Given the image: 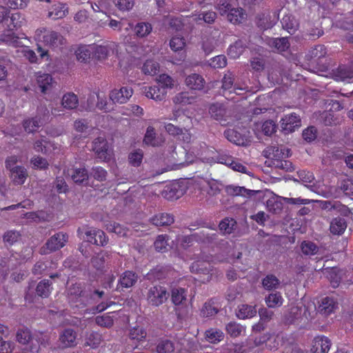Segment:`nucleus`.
Here are the masks:
<instances>
[{"label": "nucleus", "mask_w": 353, "mask_h": 353, "mask_svg": "<svg viewBox=\"0 0 353 353\" xmlns=\"http://www.w3.org/2000/svg\"><path fill=\"white\" fill-rule=\"evenodd\" d=\"M192 273L208 274L211 271V265L203 261H194L190 267Z\"/></svg>", "instance_id": "43"}, {"label": "nucleus", "mask_w": 353, "mask_h": 353, "mask_svg": "<svg viewBox=\"0 0 353 353\" xmlns=\"http://www.w3.org/2000/svg\"><path fill=\"white\" fill-rule=\"evenodd\" d=\"M330 59L325 56L321 59L312 61L308 63V65L312 68V70L315 72H326L328 70L330 65Z\"/></svg>", "instance_id": "35"}, {"label": "nucleus", "mask_w": 353, "mask_h": 353, "mask_svg": "<svg viewBox=\"0 0 353 353\" xmlns=\"http://www.w3.org/2000/svg\"><path fill=\"white\" fill-rule=\"evenodd\" d=\"M43 42L51 48H57L63 44L65 40L63 36L55 31H51L43 37Z\"/></svg>", "instance_id": "23"}, {"label": "nucleus", "mask_w": 353, "mask_h": 353, "mask_svg": "<svg viewBox=\"0 0 353 353\" xmlns=\"http://www.w3.org/2000/svg\"><path fill=\"white\" fill-rule=\"evenodd\" d=\"M331 346L330 340L324 336H318L312 341V353H327Z\"/></svg>", "instance_id": "15"}, {"label": "nucleus", "mask_w": 353, "mask_h": 353, "mask_svg": "<svg viewBox=\"0 0 353 353\" xmlns=\"http://www.w3.org/2000/svg\"><path fill=\"white\" fill-rule=\"evenodd\" d=\"M219 312L217 304L210 299L206 301L201 309L200 315L203 318H210L214 316Z\"/></svg>", "instance_id": "25"}, {"label": "nucleus", "mask_w": 353, "mask_h": 353, "mask_svg": "<svg viewBox=\"0 0 353 353\" xmlns=\"http://www.w3.org/2000/svg\"><path fill=\"white\" fill-rule=\"evenodd\" d=\"M265 301L268 307L275 308L283 305V299L281 292L273 291L265 296Z\"/></svg>", "instance_id": "30"}, {"label": "nucleus", "mask_w": 353, "mask_h": 353, "mask_svg": "<svg viewBox=\"0 0 353 353\" xmlns=\"http://www.w3.org/2000/svg\"><path fill=\"white\" fill-rule=\"evenodd\" d=\"M67 296L70 301L77 303L80 301L85 305L92 296L91 289H86L85 284L80 283H72L68 287Z\"/></svg>", "instance_id": "1"}, {"label": "nucleus", "mask_w": 353, "mask_h": 353, "mask_svg": "<svg viewBox=\"0 0 353 353\" xmlns=\"http://www.w3.org/2000/svg\"><path fill=\"white\" fill-rule=\"evenodd\" d=\"M68 241V235L59 232L49 238L45 244L40 248L39 253L47 255L63 248Z\"/></svg>", "instance_id": "2"}, {"label": "nucleus", "mask_w": 353, "mask_h": 353, "mask_svg": "<svg viewBox=\"0 0 353 353\" xmlns=\"http://www.w3.org/2000/svg\"><path fill=\"white\" fill-rule=\"evenodd\" d=\"M109 259L107 252H101L91 259L92 265L97 270H103L105 263Z\"/></svg>", "instance_id": "34"}, {"label": "nucleus", "mask_w": 353, "mask_h": 353, "mask_svg": "<svg viewBox=\"0 0 353 353\" xmlns=\"http://www.w3.org/2000/svg\"><path fill=\"white\" fill-rule=\"evenodd\" d=\"M337 307L338 303L334 301V299L327 296L322 299L321 303L318 307V311L325 316H328L332 313Z\"/></svg>", "instance_id": "22"}, {"label": "nucleus", "mask_w": 353, "mask_h": 353, "mask_svg": "<svg viewBox=\"0 0 353 353\" xmlns=\"http://www.w3.org/2000/svg\"><path fill=\"white\" fill-rule=\"evenodd\" d=\"M299 180L311 190L316 191V186L314 185V176L310 172L305 170H300L297 172Z\"/></svg>", "instance_id": "32"}, {"label": "nucleus", "mask_w": 353, "mask_h": 353, "mask_svg": "<svg viewBox=\"0 0 353 353\" xmlns=\"http://www.w3.org/2000/svg\"><path fill=\"white\" fill-rule=\"evenodd\" d=\"M317 129L314 125H310L302 132V137L307 143H311L317 137Z\"/></svg>", "instance_id": "62"}, {"label": "nucleus", "mask_w": 353, "mask_h": 353, "mask_svg": "<svg viewBox=\"0 0 353 353\" xmlns=\"http://www.w3.org/2000/svg\"><path fill=\"white\" fill-rule=\"evenodd\" d=\"M187 292L182 288H174L171 291V300L175 305H183L186 301Z\"/></svg>", "instance_id": "33"}, {"label": "nucleus", "mask_w": 353, "mask_h": 353, "mask_svg": "<svg viewBox=\"0 0 353 353\" xmlns=\"http://www.w3.org/2000/svg\"><path fill=\"white\" fill-rule=\"evenodd\" d=\"M249 134L245 128L227 129L224 132V136L229 141L241 146H246L250 143Z\"/></svg>", "instance_id": "5"}, {"label": "nucleus", "mask_w": 353, "mask_h": 353, "mask_svg": "<svg viewBox=\"0 0 353 353\" xmlns=\"http://www.w3.org/2000/svg\"><path fill=\"white\" fill-rule=\"evenodd\" d=\"M185 82L190 88H203L205 80L201 75L194 73L187 77Z\"/></svg>", "instance_id": "38"}, {"label": "nucleus", "mask_w": 353, "mask_h": 353, "mask_svg": "<svg viewBox=\"0 0 353 353\" xmlns=\"http://www.w3.org/2000/svg\"><path fill=\"white\" fill-rule=\"evenodd\" d=\"M97 108L101 110H103L105 112H110L114 110V106L111 101L109 102L107 101L105 97V94L103 92H99L97 93Z\"/></svg>", "instance_id": "40"}, {"label": "nucleus", "mask_w": 353, "mask_h": 353, "mask_svg": "<svg viewBox=\"0 0 353 353\" xmlns=\"http://www.w3.org/2000/svg\"><path fill=\"white\" fill-rule=\"evenodd\" d=\"M269 212L273 214H279L283 210V203L278 198H270L266 202Z\"/></svg>", "instance_id": "51"}, {"label": "nucleus", "mask_w": 353, "mask_h": 353, "mask_svg": "<svg viewBox=\"0 0 353 353\" xmlns=\"http://www.w3.org/2000/svg\"><path fill=\"white\" fill-rule=\"evenodd\" d=\"M149 222L157 227L170 226L174 222V216L170 213L160 212L150 218Z\"/></svg>", "instance_id": "14"}, {"label": "nucleus", "mask_w": 353, "mask_h": 353, "mask_svg": "<svg viewBox=\"0 0 353 353\" xmlns=\"http://www.w3.org/2000/svg\"><path fill=\"white\" fill-rule=\"evenodd\" d=\"M152 26L149 23L140 22L134 27V32L139 37H144L148 35L152 31Z\"/></svg>", "instance_id": "52"}, {"label": "nucleus", "mask_w": 353, "mask_h": 353, "mask_svg": "<svg viewBox=\"0 0 353 353\" xmlns=\"http://www.w3.org/2000/svg\"><path fill=\"white\" fill-rule=\"evenodd\" d=\"M209 113L214 119L220 121L222 125H226L228 123L225 119L226 110L220 104L214 103L210 105Z\"/></svg>", "instance_id": "20"}, {"label": "nucleus", "mask_w": 353, "mask_h": 353, "mask_svg": "<svg viewBox=\"0 0 353 353\" xmlns=\"http://www.w3.org/2000/svg\"><path fill=\"white\" fill-rule=\"evenodd\" d=\"M237 223L232 218L225 217L219 224V228L222 234H230L236 230Z\"/></svg>", "instance_id": "27"}, {"label": "nucleus", "mask_w": 353, "mask_h": 353, "mask_svg": "<svg viewBox=\"0 0 353 353\" xmlns=\"http://www.w3.org/2000/svg\"><path fill=\"white\" fill-rule=\"evenodd\" d=\"M205 336L208 342L216 343L223 339L224 334L219 330L211 328L205 331Z\"/></svg>", "instance_id": "41"}, {"label": "nucleus", "mask_w": 353, "mask_h": 353, "mask_svg": "<svg viewBox=\"0 0 353 353\" xmlns=\"http://www.w3.org/2000/svg\"><path fill=\"white\" fill-rule=\"evenodd\" d=\"M327 55L326 48L323 45H317L309 51L305 55V59L308 63L316 59L324 57Z\"/></svg>", "instance_id": "28"}, {"label": "nucleus", "mask_w": 353, "mask_h": 353, "mask_svg": "<svg viewBox=\"0 0 353 353\" xmlns=\"http://www.w3.org/2000/svg\"><path fill=\"white\" fill-rule=\"evenodd\" d=\"M247 46L245 41L238 39L233 44H231L228 50V55L232 59H236L243 52Z\"/></svg>", "instance_id": "24"}, {"label": "nucleus", "mask_w": 353, "mask_h": 353, "mask_svg": "<svg viewBox=\"0 0 353 353\" xmlns=\"http://www.w3.org/2000/svg\"><path fill=\"white\" fill-rule=\"evenodd\" d=\"M347 228V222L343 217H336L330 223V231L332 234L341 235Z\"/></svg>", "instance_id": "26"}, {"label": "nucleus", "mask_w": 353, "mask_h": 353, "mask_svg": "<svg viewBox=\"0 0 353 353\" xmlns=\"http://www.w3.org/2000/svg\"><path fill=\"white\" fill-rule=\"evenodd\" d=\"M226 331L232 337H237L244 331L243 327L234 321H231L226 325Z\"/></svg>", "instance_id": "57"}, {"label": "nucleus", "mask_w": 353, "mask_h": 353, "mask_svg": "<svg viewBox=\"0 0 353 353\" xmlns=\"http://www.w3.org/2000/svg\"><path fill=\"white\" fill-rule=\"evenodd\" d=\"M20 236L21 234L19 231L8 230L4 233L3 241L6 245H12L19 240Z\"/></svg>", "instance_id": "59"}, {"label": "nucleus", "mask_w": 353, "mask_h": 353, "mask_svg": "<svg viewBox=\"0 0 353 353\" xmlns=\"http://www.w3.org/2000/svg\"><path fill=\"white\" fill-rule=\"evenodd\" d=\"M316 202L321 210L327 212L335 211L345 216H348L351 213L350 209L339 201H316Z\"/></svg>", "instance_id": "9"}, {"label": "nucleus", "mask_w": 353, "mask_h": 353, "mask_svg": "<svg viewBox=\"0 0 353 353\" xmlns=\"http://www.w3.org/2000/svg\"><path fill=\"white\" fill-rule=\"evenodd\" d=\"M174 349L173 342L168 339L160 340L156 347L157 353H173Z\"/></svg>", "instance_id": "48"}, {"label": "nucleus", "mask_w": 353, "mask_h": 353, "mask_svg": "<svg viewBox=\"0 0 353 353\" xmlns=\"http://www.w3.org/2000/svg\"><path fill=\"white\" fill-rule=\"evenodd\" d=\"M79 103L78 97L72 92H68L63 96L62 105L66 109H74L77 108Z\"/></svg>", "instance_id": "44"}, {"label": "nucleus", "mask_w": 353, "mask_h": 353, "mask_svg": "<svg viewBox=\"0 0 353 353\" xmlns=\"http://www.w3.org/2000/svg\"><path fill=\"white\" fill-rule=\"evenodd\" d=\"M303 319V307L292 306L284 317L285 323L290 325L299 323Z\"/></svg>", "instance_id": "18"}, {"label": "nucleus", "mask_w": 353, "mask_h": 353, "mask_svg": "<svg viewBox=\"0 0 353 353\" xmlns=\"http://www.w3.org/2000/svg\"><path fill=\"white\" fill-rule=\"evenodd\" d=\"M77 333L72 328L63 329L59 334V347L61 348L72 347L77 345Z\"/></svg>", "instance_id": "11"}, {"label": "nucleus", "mask_w": 353, "mask_h": 353, "mask_svg": "<svg viewBox=\"0 0 353 353\" xmlns=\"http://www.w3.org/2000/svg\"><path fill=\"white\" fill-rule=\"evenodd\" d=\"M92 46H81L76 51V55L78 60L82 62H86L92 56Z\"/></svg>", "instance_id": "55"}, {"label": "nucleus", "mask_w": 353, "mask_h": 353, "mask_svg": "<svg viewBox=\"0 0 353 353\" xmlns=\"http://www.w3.org/2000/svg\"><path fill=\"white\" fill-rule=\"evenodd\" d=\"M272 45L280 52H285L290 48L288 37L275 38L272 41Z\"/></svg>", "instance_id": "60"}, {"label": "nucleus", "mask_w": 353, "mask_h": 353, "mask_svg": "<svg viewBox=\"0 0 353 353\" xmlns=\"http://www.w3.org/2000/svg\"><path fill=\"white\" fill-rule=\"evenodd\" d=\"M279 19V14L276 11L274 12L273 19L270 14L263 13L259 14L256 17V24L261 30H268L272 28Z\"/></svg>", "instance_id": "13"}, {"label": "nucleus", "mask_w": 353, "mask_h": 353, "mask_svg": "<svg viewBox=\"0 0 353 353\" xmlns=\"http://www.w3.org/2000/svg\"><path fill=\"white\" fill-rule=\"evenodd\" d=\"M263 155L270 159L272 163L274 161L288 157L290 155V150L283 146L270 145L263 151Z\"/></svg>", "instance_id": "10"}, {"label": "nucleus", "mask_w": 353, "mask_h": 353, "mask_svg": "<svg viewBox=\"0 0 353 353\" xmlns=\"http://www.w3.org/2000/svg\"><path fill=\"white\" fill-rule=\"evenodd\" d=\"M281 132L285 134L294 132L301 126V119L296 113L286 114L280 121Z\"/></svg>", "instance_id": "7"}, {"label": "nucleus", "mask_w": 353, "mask_h": 353, "mask_svg": "<svg viewBox=\"0 0 353 353\" xmlns=\"http://www.w3.org/2000/svg\"><path fill=\"white\" fill-rule=\"evenodd\" d=\"M86 241L92 244L104 246L108 242V238L105 232L99 229L88 228L85 231Z\"/></svg>", "instance_id": "8"}, {"label": "nucleus", "mask_w": 353, "mask_h": 353, "mask_svg": "<svg viewBox=\"0 0 353 353\" xmlns=\"http://www.w3.org/2000/svg\"><path fill=\"white\" fill-rule=\"evenodd\" d=\"M343 274V270L336 267L328 271L327 278L333 288H337L339 285Z\"/></svg>", "instance_id": "39"}, {"label": "nucleus", "mask_w": 353, "mask_h": 353, "mask_svg": "<svg viewBox=\"0 0 353 353\" xmlns=\"http://www.w3.org/2000/svg\"><path fill=\"white\" fill-rule=\"evenodd\" d=\"M167 272L162 267H156L151 270L147 274L146 278L148 280H161L166 277Z\"/></svg>", "instance_id": "53"}, {"label": "nucleus", "mask_w": 353, "mask_h": 353, "mask_svg": "<svg viewBox=\"0 0 353 353\" xmlns=\"http://www.w3.org/2000/svg\"><path fill=\"white\" fill-rule=\"evenodd\" d=\"M11 173L14 176V182L20 185L25 182V180L28 176L26 169L22 166H15Z\"/></svg>", "instance_id": "45"}, {"label": "nucleus", "mask_w": 353, "mask_h": 353, "mask_svg": "<svg viewBox=\"0 0 353 353\" xmlns=\"http://www.w3.org/2000/svg\"><path fill=\"white\" fill-rule=\"evenodd\" d=\"M281 23L283 28L291 34L294 33L298 26L296 20L292 14H285L281 19Z\"/></svg>", "instance_id": "36"}, {"label": "nucleus", "mask_w": 353, "mask_h": 353, "mask_svg": "<svg viewBox=\"0 0 353 353\" xmlns=\"http://www.w3.org/2000/svg\"><path fill=\"white\" fill-rule=\"evenodd\" d=\"M101 342V335L97 332H90L87 333L85 337V346H90L92 348L97 347Z\"/></svg>", "instance_id": "47"}, {"label": "nucleus", "mask_w": 353, "mask_h": 353, "mask_svg": "<svg viewBox=\"0 0 353 353\" xmlns=\"http://www.w3.org/2000/svg\"><path fill=\"white\" fill-rule=\"evenodd\" d=\"M145 95L154 101H161L165 99L167 92L166 90H148Z\"/></svg>", "instance_id": "61"}, {"label": "nucleus", "mask_w": 353, "mask_h": 353, "mask_svg": "<svg viewBox=\"0 0 353 353\" xmlns=\"http://www.w3.org/2000/svg\"><path fill=\"white\" fill-rule=\"evenodd\" d=\"M32 338L30 331L28 329H20L16 334L17 341L23 345L28 343Z\"/></svg>", "instance_id": "63"}, {"label": "nucleus", "mask_w": 353, "mask_h": 353, "mask_svg": "<svg viewBox=\"0 0 353 353\" xmlns=\"http://www.w3.org/2000/svg\"><path fill=\"white\" fill-rule=\"evenodd\" d=\"M164 142V139L157 136L154 127L150 125L147 128L143 138V143L147 145L159 147Z\"/></svg>", "instance_id": "16"}, {"label": "nucleus", "mask_w": 353, "mask_h": 353, "mask_svg": "<svg viewBox=\"0 0 353 353\" xmlns=\"http://www.w3.org/2000/svg\"><path fill=\"white\" fill-rule=\"evenodd\" d=\"M91 49L92 52V58L99 61L106 59L108 54V50L105 46H93Z\"/></svg>", "instance_id": "58"}, {"label": "nucleus", "mask_w": 353, "mask_h": 353, "mask_svg": "<svg viewBox=\"0 0 353 353\" xmlns=\"http://www.w3.org/2000/svg\"><path fill=\"white\" fill-rule=\"evenodd\" d=\"M52 283L48 279L39 281L36 288V293L39 296L47 298L50 296L52 290Z\"/></svg>", "instance_id": "31"}, {"label": "nucleus", "mask_w": 353, "mask_h": 353, "mask_svg": "<svg viewBox=\"0 0 353 353\" xmlns=\"http://www.w3.org/2000/svg\"><path fill=\"white\" fill-rule=\"evenodd\" d=\"M73 181L77 184H83L88 180V171L85 168H79L71 170L69 173Z\"/></svg>", "instance_id": "37"}, {"label": "nucleus", "mask_w": 353, "mask_h": 353, "mask_svg": "<svg viewBox=\"0 0 353 353\" xmlns=\"http://www.w3.org/2000/svg\"><path fill=\"white\" fill-rule=\"evenodd\" d=\"M280 284V281L274 274H268L262 280V285L267 290L276 289L279 287Z\"/></svg>", "instance_id": "46"}, {"label": "nucleus", "mask_w": 353, "mask_h": 353, "mask_svg": "<svg viewBox=\"0 0 353 353\" xmlns=\"http://www.w3.org/2000/svg\"><path fill=\"white\" fill-rule=\"evenodd\" d=\"M107 175V171L100 166L93 167L90 172V176L101 182L106 180Z\"/></svg>", "instance_id": "64"}, {"label": "nucleus", "mask_w": 353, "mask_h": 353, "mask_svg": "<svg viewBox=\"0 0 353 353\" xmlns=\"http://www.w3.org/2000/svg\"><path fill=\"white\" fill-rule=\"evenodd\" d=\"M138 280V275L132 271H125L120 276L116 291H123V288H129L132 287Z\"/></svg>", "instance_id": "12"}, {"label": "nucleus", "mask_w": 353, "mask_h": 353, "mask_svg": "<svg viewBox=\"0 0 353 353\" xmlns=\"http://www.w3.org/2000/svg\"><path fill=\"white\" fill-rule=\"evenodd\" d=\"M159 69V64L154 60H147L142 67V71L145 74L154 75Z\"/></svg>", "instance_id": "54"}, {"label": "nucleus", "mask_w": 353, "mask_h": 353, "mask_svg": "<svg viewBox=\"0 0 353 353\" xmlns=\"http://www.w3.org/2000/svg\"><path fill=\"white\" fill-rule=\"evenodd\" d=\"M324 31L321 24H314V26L307 28L305 32V37L309 39H316L323 35Z\"/></svg>", "instance_id": "50"}, {"label": "nucleus", "mask_w": 353, "mask_h": 353, "mask_svg": "<svg viewBox=\"0 0 353 353\" xmlns=\"http://www.w3.org/2000/svg\"><path fill=\"white\" fill-rule=\"evenodd\" d=\"M170 294L166 288L160 285L151 287L147 293V300L152 306H159L164 303L168 299Z\"/></svg>", "instance_id": "4"}, {"label": "nucleus", "mask_w": 353, "mask_h": 353, "mask_svg": "<svg viewBox=\"0 0 353 353\" xmlns=\"http://www.w3.org/2000/svg\"><path fill=\"white\" fill-rule=\"evenodd\" d=\"M91 150L96 157L103 162H109L112 158V150L104 137H99L92 142Z\"/></svg>", "instance_id": "3"}, {"label": "nucleus", "mask_w": 353, "mask_h": 353, "mask_svg": "<svg viewBox=\"0 0 353 353\" xmlns=\"http://www.w3.org/2000/svg\"><path fill=\"white\" fill-rule=\"evenodd\" d=\"M256 314V310L254 306L249 305H242L236 315L239 319H245L251 318Z\"/></svg>", "instance_id": "49"}, {"label": "nucleus", "mask_w": 353, "mask_h": 353, "mask_svg": "<svg viewBox=\"0 0 353 353\" xmlns=\"http://www.w3.org/2000/svg\"><path fill=\"white\" fill-rule=\"evenodd\" d=\"M334 79L342 81H350L353 79V64L339 66L334 72Z\"/></svg>", "instance_id": "19"}, {"label": "nucleus", "mask_w": 353, "mask_h": 353, "mask_svg": "<svg viewBox=\"0 0 353 353\" xmlns=\"http://www.w3.org/2000/svg\"><path fill=\"white\" fill-rule=\"evenodd\" d=\"M314 117L316 118L317 122L325 126L340 125L344 121L343 116L334 113L332 110L315 112Z\"/></svg>", "instance_id": "6"}, {"label": "nucleus", "mask_w": 353, "mask_h": 353, "mask_svg": "<svg viewBox=\"0 0 353 353\" xmlns=\"http://www.w3.org/2000/svg\"><path fill=\"white\" fill-rule=\"evenodd\" d=\"M133 90H112L109 94V99L112 103H125L132 96Z\"/></svg>", "instance_id": "17"}, {"label": "nucleus", "mask_w": 353, "mask_h": 353, "mask_svg": "<svg viewBox=\"0 0 353 353\" xmlns=\"http://www.w3.org/2000/svg\"><path fill=\"white\" fill-rule=\"evenodd\" d=\"M226 17L230 23L236 25L245 21L247 19V14L242 8L232 7Z\"/></svg>", "instance_id": "21"}, {"label": "nucleus", "mask_w": 353, "mask_h": 353, "mask_svg": "<svg viewBox=\"0 0 353 353\" xmlns=\"http://www.w3.org/2000/svg\"><path fill=\"white\" fill-rule=\"evenodd\" d=\"M22 125L24 130L28 133H34L43 125L34 117L23 120Z\"/></svg>", "instance_id": "42"}, {"label": "nucleus", "mask_w": 353, "mask_h": 353, "mask_svg": "<svg viewBox=\"0 0 353 353\" xmlns=\"http://www.w3.org/2000/svg\"><path fill=\"white\" fill-rule=\"evenodd\" d=\"M301 251L303 254L310 256L316 254L319 251V247L313 242L303 241L301 245Z\"/></svg>", "instance_id": "56"}, {"label": "nucleus", "mask_w": 353, "mask_h": 353, "mask_svg": "<svg viewBox=\"0 0 353 353\" xmlns=\"http://www.w3.org/2000/svg\"><path fill=\"white\" fill-rule=\"evenodd\" d=\"M193 91L194 90H189L187 91L181 92L174 97V103L182 104H190L193 103L196 97V93Z\"/></svg>", "instance_id": "29"}]
</instances>
